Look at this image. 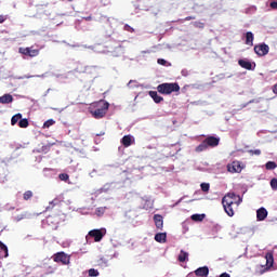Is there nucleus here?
<instances>
[{
    "mask_svg": "<svg viewBox=\"0 0 277 277\" xmlns=\"http://www.w3.org/2000/svg\"><path fill=\"white\" fill-rule=\"evenodd\" d=\"M109 110V104L106 101L101 100L100 102L95 103V109L91 110L93 118L100 120V118H105L107 111Z\"/></svg>",
    "mask_w": 277,
    "mask_h": 277,
    "instance_id": "f257e3e1",
    "label": "nucleus"
},
{
    "mask_svg": "<svg viewBox=\"0 0 277 277\" xmlns=\"http://www.w3.org/2000/svg\"><path fill=\"white\" fill-rule=\"evenodd\" d=\"M181 87L176 82H164L157 87L159 94H172V92H180Z\"/></svg>",
    "mask_w": 277,
    "mask_h": 277,
    "instance_id": "f03ea898",
    "label": "nucleus"
},
{
    "mask_svg": "<svg viewBox=\"0 0 277 277\" xmlns=\"http://www.w3.org/2000/svg\"><path fill=\"white\" fill-rule=\"evenodd\" d=\"M223 202H229L232 205H236V207H239L241 202H243V199L241 196L235 194V193H227L225 196L222 198Z\"/></svg>",
    "mask_w": 277,
    "mask_h": 277,
    "instance_id": "7ed1b4c3",
    "label": "nucleus"
},
{
    "mask_svg": "<svg viewBox=\"0 0 277 277\" xmlns=\"http://www.w3.org/2000/svg\"><path fill=\"white\" fill-rule=\"evenodd\" d=\"M54 263H62V265L70 264V256L65 252H57L52 256Z\"/></svg>",
    "mask_w": 277,
    "mask_h": 277,
    "instance_id": "20e7f679",
    "label": "nucleus"
},
{
    "mask_svg": "<svg viewBox=\"0 0 277 277\" xmlns=\"http://www.w3.org/2000/svg\"><path fill=\"white\" fill-rule=\"evenodd\" d=\"M18 53L26 55L27 57H38L40 55V50L30 48H19Z\"/></svg>",
    "mask_w": 277,
    "mask_h": 277,
    "instance_id": "39448f33",
    "label": "nucleus"
},
{
    "mask_svg": "<svg viewBox=\"0 0 277 277\" xmlns=\"http://www.w3.org/2000/svg\"><path fill=\"white\" fill-rule=\"evenodd\" d=\"M107 235V229H92L89 232V237H93L95 242L103 241V237Z\"/></svg>",
    "mask_w": 277,
    "mask_h": 277,
    "instance_id": "423d86ee",
    "label": "nucleus"
},
{
    "mask_svg": "<svg viewBox=\"0 0 277 277\" xmlns=\"http://www.w3.org/2000/svg\"><path fill=\"white\" fill-rule=\"evenodd\" d=\"M254 53L259 55V57H265L267 53H269V45L262 43L254 47Z\"/></svg>",
    "mask_w": 277,
    "mask_h": 277,
    "instance_id": "0eeeda50",
    "label": "nucleus"
},
{
    "mask_svg": "<svg viewBox=\"0 0 277 277\" xmlns=\"http://www.w3.org/2000/svg\"><path fill=\"white\" fill-rule=\"evenodd\" d=\"M265 260H266V267H264V269L261 271L260 274H265V272H269L271 267H274V253L267 252L265 254Z\"/></svg>",
    "mask_w": 277,
    "mask_h": 277,
    "instance_id": "6e6552de",
    "label": "nucleus"
},
{
    "mask_svg": "<svg viewBox=\"0 0 277 277\" xmlns=\"http://www.w3.org/2000/svg\"><path fill=\"white\" fill-rule=\"evenodd\" d=\"M223 209L225 213H227L228 217H233L235 215V209H237V206L234 203H229L227 201H222Z\"/></svg>",
    "mask_w": 277,
    "mask_h": 277,
    "instance_id": "1a4fd4ad",
    "label": "nucleus"
},
{
    "mask_svg": "<svg viewBox=\"0 0 277 277\" xmlns=\"http://www.w3.org/2000/svg\"><path fill=\"white\" fill-rule=\"evenodd\" d=\"M206 142V145H208V148H215V146H220V137L215 136H208L203 140Z\"/></svg>",
    "mask_w": 277,
    "mask_h": 277,
    "instance_id": "9d476101",
    "label": "nucleus"
},
{
    "mask_svg": "<svg viewBox=\"0 0 277 277\" xmlns=\"http://www.w3.org/2000/svg\"><path fill=\"white\" fill-rule=\"evenodd\" d=\"M227 170H228V172H230L232 174L241 172V170H242V168H241V162H239V161H233L230 164H227Z\"/></svg>",
    "mask_w": 277,
    "mask_h": 277,
    "instance_id": "9b49d317",
    "label": "nucleus"
},
{
    "mask_svg": "<svg viewBox=\"0 0 277 277\" xmlns=\"http://www.w3.org/2000/svg\"><path fill=\"white\" fill-rule=\"evenodd\" d=\"M135 142V138L131 134L124 135L121 138V144L124 146V148H129L133 143Z\"/></svg>",
    "mask_w": 277,
    "mask_h": 277,
    "instance_id": "f8f14e48",
    "label": "nucleus"
},
{
    "mask_svg": "<svg viewBox=\"0 0 277 277\" xmlns=\"http://www.w3.org/2000/svg\"><path fill=\"white\" fill-rule=\"evenodd\" d=\"M195 276L209 277V267L208 266H202V267L197 268L195 271Z\"/></svg>",
    "mask_w": 277,
    "mask_h": 277,
    "instance_id": "ddd939ff",
    "label": "nucleus"
},
{
    "mask_svg": "<svg viewBox=\"0 0 277 277\" xmlns=\"http://www.w3.org/2000/svg\"><path fill=\"white\" fill-rule=\"evenodd\" d=\"M13 101H14V97L10 93H6V94L0 96L1 105H10V103H13Z\"/></svg>",
    "mask_w": 277,
    "mask_h": 277,
    "instance_id": "4468645a",
    "label": "nucleus"
},
{
    "mask_svg": "<svg viewBox=\"0 0 277 277\" xmlns=\"http://www.w3.org/2000/svg\"><path fill=\"white\" fill-rule=\"evenodd\" d=\"M266 217H267V209L260 208L256 211V220H258V222H263V220H265Z\"/></svg>",
    "mask_w": 277,
    "mask_h": 277,
    "instance_id": "2eb2a0df",
    "label": "nucleus"
},
{
    "mask_svg": "<svg viewBox=\"0 0 277 277\" xmlns=\"http://www.w3.org/2000/svg\"><path fill=\"white\" fill-rule=\"evenodd\" d=\"M154 222L156 224V228L158 229L163 228V216L161 214H155Z\"/></svg>",
    "mask_w": 277,
    "mask_h": 277,
    "instance_id": "dca6fc26",
    "label": "nucleus"
},
{
    "mask_svg": "<svg viewBox=\"0 0 277 277\" xmlns=\"http://www.w3.org/2000/svg\"><path fill=\"white\" fill-rule=\"evenodd\" d=\"M238 64L241 68H245L246 70H252V63L248 60H239Z\"/></svg>",
    "mask_w": 277,
    "mask_h": 277,
    "instance_id": "f3484780",
    "label": "nucleus"
},
{
    "mask_svg": "<svg viewBox=\"0 0 277 277\" xmlns=\"http://www.w3.org/2000/svg\"><path fill=\"white\" fill-rule=\"evenodd\" d=\"M246 44L248 47H253L254 45V34H252V31H248L246 34Z\"/></svg>",
    "mask_w": 277,
    "mask_h": 277,
    "instance_id": "a211bd4d",
    "label": "nucleus"
},
{
    "mask_svg": "<svg viewBox=\"0 0 277 277\" xmlns=\"http://www.w3.org/2000/svg\"><path fill=\"white\" fill-rule=\"evenodd\" d=\"M177 260L180 261V263H185V261H189V253L181 250Z\"/></svg>",
    "mask_w": 277,
    "mask_h": 277,
    "instance_id": "6ab92c4d",
    "label": "nucleus"
},
{
    "mask_svg": "<svg viewBox=\"0 0 277 277\" xmlns=\"http://www.w3.org/2000/svg\"><path fill=\"white\" fill-rule=\"evenodd\" d=\"M149 96L153 98L155 103H161L163 101V97L157 93V91H149Z\"/></svg>",
    "mask_w": 277,
    "mask_h": 277,
    "instance_id": "aec40b11",
    "label": "nucleus"
},
{
    "mask_svg": "<svg viewBox=\"0 0 277 277\" xmlns=\"http://www.w3.org/2000/svg\"><path fill=\"white\" fill-rule=\"evenodd\" d=\"M167 237L168 236L166 233H158L155 235V241H157L158 243H164Z\"/></svg>",
    "mask_w": 277,
    "mask_h": 277,
    "instance_id": "412c9836",
    "label": "nucleus"
},
{
    "mask_svg": "<svg viewBox=\"0 0 277 277\" xmlns=\"http://www.w3.org/2000/svg\"><path fill=\"white\" fill-rule=\"evenodd\" d=\"M23 118V115L21 113L14 115L11 119V124L14 127L18 121L21 122V119Z\"/></svg>",
    "mask_w": 277,
    "mask_h": 277,
    "instance_id": "4be33fe9",
    "label": "nucleus"
},
{
    "mask_svg": "<svg viewBox=\"0 0 277 277\" xmlns=\"http://www.w3.org/2000/svg\"><path fill=\"white\" fill-rule=\"evenodd\" d=\"M207 148H209V146L207 145L206 141H203L200 145L196 147V153H202L207 150Z\"/></svg>",
    "mask_w": 277,
    "mask_h": 277,
    "instance_id": "5701e85b",
    "label": "nucleus"
},
{
    "mask_svg": "<svg viewBox=\"0 0 277 277\" xmlns=\"http://www.w3.org/2000/svg\"><path fill=\"white\" fill-rule=\"evenodd\" d=\"M190 220H193V222H202V220H205V214H193Z\"/></svg>",
    "mask_w": 277,
    "mask_h": 277,
    "instance_id": "b1692460",
    "label": "nucleus"
},
{
    "mask_svg": "<svg viewBox=\"0 0 277 277\" xmlns=\"http://www.w3.org/2000/svg\"><path fill=\"white\" fill-rule=\"evenodd\" d=\"M18 127L21 129H27V127H29V120H27V119H19Z\"/></svg>",
    "mask_w": 277,
    "mask_h": 277,
    "instance_id": "393cba45",
    "label": "nucleus"
},
{
    "mask_svg": "<svg viewBox=\"0 0 277 277\" xmlns=\"http://www.w3.org/2000/svg\"><path fill=\"white\" fill-rule=\"evenodd\" d=\"M0 250L4 252V259H8V256H10L8 252V246H5V243H3L1 240H0Z\"/></svg>",
    "mask_w": 277,
    "mask_h": 277,
    "instance_id": "a878e982",
    "label": "nucleus"
},
{
    "mask_svg": "<svg viewBox=\"0 0 277 277\" xmlns=\"http://www.w3.org/2000/svg\"><path fill=\"white\" fill-rule=\"evenodd\" d=\"M23 198L24 200H31L34 198V192L31 190H26L24 194H23Z\"/></svg>",
    "mask_w": 277,
    "mask_h": 277,
    "instance_id": "bb28decb",
    "label": "nucleus"
},
{
    "mask_svg": "<svg viewBox=\"0 0 277 277\" xmlns=\"http://www.w3.org/2000/svg\"><path fill=\"white\" fill-rule=\"evenodd\" d=\"M265 168H266V170H276L277 164L274 161H268V162H266Z\"/></svg>",
    "mask_w": 277,
    "mask_h": 277,
    "instance_id": "cd10ccee",
    "label": "nucleus"
},
{
    "mask_svg": "<svg viewBox=\"0 0 277 277\" xmlns=\"http://www.w3.org/2000/svg\"><path fill=\"white\" fill-rule=\"evenodd\" d=\"M55 124V120L49 119L43 123V129H49V127H53Z\"/></svg>",
    "mask_w": 277,
    "mask_h": 277,
    "instance_id": "c85d7f7f",
    "label": "nucleus"
},
{
    "mask_svg": "<svg viewBox=\"0 0 277 277\" xmlns=\"http://www.w3.org/2000/svg\"><path fill=\"white\" fill-rule=\"evenodd\" d=\"M95 214H97L98 217L105 215V208L100 207L95 210Z\"/></svg>",
    "mask_w": 277,
    "mask_h": 277,
    "instance_id": "c756f323",
    "label": "nucleus"
},
{
    "mask_svg": "<svg viewBox=\"0 0 277 277\" xmlns=\"http://www.w3.org/2000/svg\"><path fill=\"white\" fill-rule=\"evenodd\" d=\"M193 25L197 29H205V23H202V22H194Z\"/></svg>",
    "mask_w": 277,
    "mask_h": 277,
    "instance_id": "7c9ffc66",
    "label": "nucleus"
},
{
    "mask_svg": "<svg viewBox=\"0 0 277 277\" xmlns=\"http://www.w3.org/2000/svg\"><path fill=\"white\" fill-rule=\"evenodd\" d=\"M27 217V213L18 214L14 217L15 222H21V220H25Z\"/></svg>",
    "mask_w": 277,
    "mask_h": 277,
    "instance_id": "2f4dec72",
    "label": "nucleus"
},
{
    "mask_svg": "<svg viewBox=\"0 0 277 277\" xmlns=\"http://www.w3.org/2000/svg\"><path fill=\"white\" fill-rule=\"evenodd\" d=\"M271 187H272V189H274V192L277 190V179L276 177L271 180Z\"/></svg>",
    "mask_w": 277,
    "mask_h": 277,
    "instance_id": "473e14b6",
    "label": "nucleus"
},
{
    "mask_svg": "<svg viewBox=\"0 0 277 277\" xmlns=\"http://www.w3.org/2000/svg\"><path fill=\"white\" fill-rule=\"evenodd\" d=\"M200 187H201V190L207 193V192H209L211 186L209 185V183H201Z\"/></svg>",
    "mask_w": 277,
    "mask_h": 277,
    "instance_id": "72a5a7b5",
    "label": "nucleus"
},
{
    "mask_svg": "<svg viewBox=\"0 0 277 277\" xmlns=\"http://www.w3.org/2000/svg\"><path fill=\"white\" fill-rule=\"evenodd\" d=\"M98 274H100L98 271H96L94 268L89 269L90 277H96V276H98Z\"/></svg>",
    "mask_w": 277,
    "mask_h": 277,
    "instance_id": "f704fd0d",
    "label": "nucleus"
},
{
    "mask_svg": "<svg viewBox=\"0 0 277 277\" xmlns=\"http://www.w3.org/2000/svg\"><path fill=\"white\" fill-rule=\"evenodd\" d=\"M61 181H68V179H70V176L68 175V173H61L58 175Z\"/></svg>",
    "mask_w": 277,
    "mask_h": 277,
    "instance_id": "c9c22d12",
    "label": "nucleus"
},
{
    "mask_svg": "<svg viewBox=\"0 0 277 277\" xmlns=\"http://www.w3.org/2000/svg\"><path fill=\"white\" fill-rule=\"evenodd\" d=\"M249 155L251 156L256 155L259 157V155H261V149H250Z\"/></svg>",
    "mask_w": 277,
    "mask_h": 277,
    "instance_id": "e433bc0d",
    "label": "nucleus"
},
{
    "mask_svg": "<svg viewBox=\"0 0 277 277\" xmlns=\"http://www.w3.org/2000/svg\"><path fill=\"white\" fill-rule=\"evenodd\" d=\"M123 29H124V31H129L130 34H133V31H135V29H133V27H131L128 24L124 25Z\"/></svg>",
    "mask_w": 277,
    "mask_h": 277,
    "instance_id": "4c0bfd02",
    "label": "nucleus"
},
{
    "mask_svg": "<svg viewBox=\"0 0 277 277\" xmlns=\"http://www.w3.org/2000/svg\"><path fill=\"white\" fill-rule=\"evenodd\" d=\"M157 64H159L160 66H166L168 64V61H166L163 58H158Z\"/></svg>",
    "mask_w": 277,
    "mask_h": 277,
    "instance_id": "58836bf2",
    "label": "nucleus"
},
{
    "mask_svg": "<svg viewBox=\"0 0 277 277\" xmlns=\"http://www.w3.org/2000/svg\"><path fill=\"white\" fill-rule=\"evenodd\" d=\"M60 202H62L58 198H55L54 200H52L50 202V205H53V207H57V205H60Z\"/></svg>",
    "mask_w": 277,
    "mask_h": 277,
    "instance_id": "ea45409f",
    "label": "nucleus"
},
{
    "mask_svg": "<svg viewBox=\"0 0 277 277\" xmlns=\"http://www.w3.org/2000/svg\"><path fill=\"white\" fill-rule=\"evenodd\" d=\"M269 5L272 10H277V1H272Z\"/></svg>",
    "mask_w": 277,
    "mask_h": 277,
    "instance_id": "a19ab883",
    "label": "nucleus"
},
{
    "mask_svg": "<svg viewBox=\"0 0 277 277\" xmlns=\"http://www.w3.org/2000/svg\"><path fill=\"white\" fill-rule=\"evenodd\" d=\"M5 21H8V16H5V15H0V25H1L2 23H5Z\"/></svg>",
    "mask_w": 277,
    "mask_h": 277,
    "instance_id": "79ce46f5",
    "label": "nucleus"
},
{
    "mask_svg": "<svg viewBox=\"0 0 277 277\" xmlns=\"http://www.w3.org/2000/svg\"><path fill=\"white\" fill-rule=\"evenodd\" d=\"M196 17L195 16H187L184 18V21H194Z\"/></svg>",
    "mask_w": 277,
    "mask_h": 277,
    "instance_id": "37998d69",
    "label": "nucleus"
},
{
    "mask_svg": "<svg viewBox=\"0 0 277 277\" xmlns=\"http://www.w3.org/2000/svg\"><path fill=\"white\" fill-rule=\"evenodd\" d=\"M220 277H230V275L228 273H223L220 275Z\"/></svg>",
    "mask_w": 277,
    "mask_h": 277,
    "instance_id": "c03bdc74",
    "label": "nucleus"
},
{
    "mask_svg": "<svg viewBox=\"0 0 277 277\" xmlns=\"http://www.w3.org/2000/svg\"><path fill=\"white\" fill-rule=\"evenodd\" d=\"M274 94H277V83L273 87Z\"/></svg>",
    "mask_w": 277,
    "mask_h": 277,
    "instance_id": "a18cd8bd",
    "label": "nucleus"
},
{
    "mask_svg": "<svg viewBox=\"0 0 277 277\" xmlns=\"http://www.w3.org/2000/svg\"><path fill=\"white\" fill-rule=\"evenodd\" d=\"M48 150H49V147H47V146H43V147H42V151H45V153H47Z\"/></svg>",
    "mask_w": 277,
    "mask_h": 277,
    "instance_id": "49530a36",
    "label": "nucleus"
},
{
    "mask_svg": "<svg viewBox=\"0 0 277 277\" xmlns=\"http://www.w3.org/2000/svg\"><path fill=\"white\" fill-rule=\"evenodd\" d=\"M85 21H92V16L87 17Z\"/></svg>",
    "mask_w": 277,
    "mask_h": 277,
    "instance_id": "de8ad7c7",
    "label": "nucleus"
},
{
    "mask_svg": "<svg viewBox=\"0 0 277 277\" xmlns=\"http://www.w3.org/2000/svg\"><path fill=\"white\" fill-rule=\"evenodd\" d=\"M97 135H105V132H103V133H100V134H97Z\"/></svg>",
    "mask_w": 277,
    "mask_h": 277,
    "instance_id": "09e8293b",
    "label": "nucleus"
},
{
    "mask_svg": "<svg viewBox=\"0 0 277 277\" xmlns=\"http://www.w3.org/2000/svg\"><path fill=\"white\" fill-rule=\"evenodd\" d=\"M68 1H72V0H68Z\"/></svg>",
    "mask_w": 277,
    "mask_h": 277,
    "instance_id": "8fccbe9b",
    "label": "nucleus"
}]
</instances>
